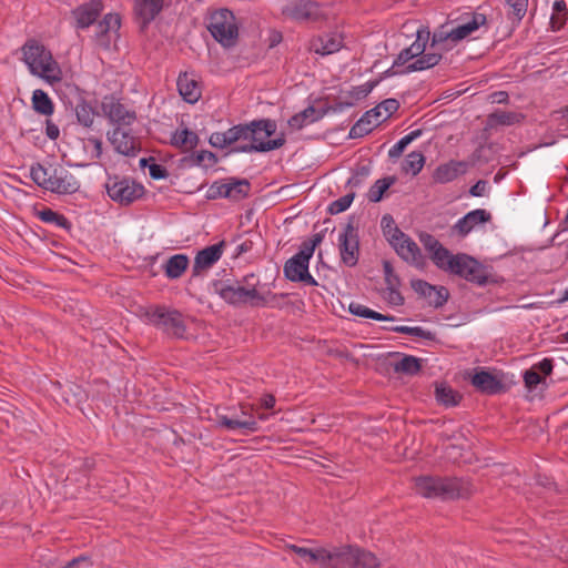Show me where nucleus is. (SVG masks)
Segmentation results:
<instances>
[{
    "instance_id": "680f3d73",
    "label": "nucleus",
    "mask_w": 568,
    "mask_h": 568,
    "mask_svg": "<svg viewBox=\"0 0 568 568\" xmlns=\"http://www.w3.org/2000/svg\"><path fill=\"white\" fill-rule=\"evenodd\" d=\"M531 368H536L542 377H546L552 373L554 361L551 358H544L532 365Z\"/></svg>"
},
{
    "instance_id": "79ce46f5",
    "label": "nucleus",
    "mask_w": 568,
    "mask_h": 568,
    "mask_svg": "<svg viewBox=\"0 0 568 568\" xmlns=\"http://www.w3.org/2000/svg\"><path fill=\"white\" fill-rule=\"evenodd\" d=\"M37 216L44 223L54 224L58 227L70 231L72 229L71 222L63 215L49 207L37 211Z\"/></svg>"
},
{
    "instance_id": "6e6552de",
    "label": "nucleus",
    "mask_w": 568,
    "mask_h": 568,
    "mask_svg": "<svg viewBox=\"0 0 568 568\" xmlns=\"http://www.w3.org/2000/svg\"><path fill=\"white\" fill-rule=\"evenodd\" d=\"M206 28L223 48H233L239 40V26L234 13L221 8L210 12Z\"/></svg>"
},
{
    "instance_id": "5fc2aeb1",
    "label": "nucleus",
    "mask_w": 568,
    "mask_h": 568,
    "mask_svg": "<svg viewBox=\"0 0 568 568\" xmlns=\"http://www.w3.org/2000/svg\"><path fill=\"white\" fill-rule=\"evenodd\" d=\"M384 276L386 287H399L400 278L395 273L394 267L389 261H383Z\"/></svg>"
},
{
    "instance_id": "f704fd0d",
    "label": "nucleus",
    "mask_w": 568,
    "mask_h": 568,
    "mask_svg": "<svg viewBox=\"0 0 568 568\" xmlns=\"http://www.w3.org/2000/svg\"><path fill=\"white\" fill-rule=\"evenodd\" d=\"M442 58L443 55L439 52H424L423 54H420V58L416 59L412 63H408L403 70V73H412L415 71H424L430 69L437 65L440 62Z\"/></svg>"
},
{
    "instance_id": "a18cd8bd",
    "label": "nucleus",
    "mask_w": 568,
    "mask_h": 568,
    "mask_svg": "<svg viewBox=\"0 0 568 568\" xmlns=\"http://www.w3.org/2000/svg\"><path fill=\"white\" fill-rule=\"evenodd\" d=\"M378 83L379 80H374L353 87L351 90L346 91L343 97L345 100L353 102L354 106L357 101L365 99Z\"/></svg>"
},
{
    "instance_id": "37998d69",
    "label": "nucleus",
    "mask_w": 568,
    "mask_h": 568,
    "mask_svg": "<svg viewBox=\"0 0 568 568\" xmlns=\"http://www.w3.org/2000/svg\"><path fill=\"white\" fill-rule=\"evenodd\" d=\"M396 182V176H386L377 180L368 190L367 199L369 202L377 203L382 201L384 193Z\"/></svg>"
},
{
    "instance_id": "f257e3e1",
    "label": "nucleus",
    "mask_w": 568,
    "mask_h": 568,
    "mask_svg": "<svg viewBox=\"0 0 568 568\" xmlns=\"http://www.w3.org/2000/svg\"><path fill=\"white\" fill-rule=\"evenodd\" d=\"M486 22L485 14L466 12L455 19L449 16L446 22L438 26L433 33H430L428 27L422 26L416 31V40L398 53L393 62V67H402L415 58H420V54L426 50L429 39H432V48L449 51L481 26L486 24Z\"/></svg>"
},
{
    "instance_id": "f03ea898",
    "label": "nucleus",
    "mask_w": 568,
    "mask_h": 568,
    "mask_svg": "<svg viewBox=\"0 0 568 568\" xmlns=\"http://www.w3.org/2000/svg\"><path fill=\"white\" fill-rule=\"evenodd\" d=\"M254 277V274H250L244 277V282L247 286L241 285L239 281L230 280H214L211 283V286L213 292L225 303L235 307L244 305H250L252 307L275 306L277 298H284L288 295L286 293L274 294L271 291L265 293L260 292L255 284H251L250 282Z\"/></svg>"
},
{
    "instance_id": "e2e57ef3",
    "label": "nucleus",
    "mask_w": 568,
    "mask_h": 568,
    "mask_svg": "<svg viewBox=\"0 0 568 568\" xmlns=\"http://www.w3.org/2000/svg\"><path fill=\"white\" fill-rule=\"evenodd\" d=\"M314 252L315 247L312 246L311 243L306 240L301 244L300 251L295 254V256L303 260H307V262L310 263V260L312 258Z\"/></svg>"
},
{
    "instance_id": "774afa93",
    "label": "nucleus",
    "mask_w": 568,
    "mask_h": 568,
    "mask_svg": "<svg viewBox=\"0 0 568 568\" xmlns=\"http://www.w3.org/2000/svg\"><path fill=\"white\" fill-rule=\"evenodd\" d=\"M209 143L219 149H224L227 146V142L225 140V134L223 132H214L211 134L209 139Z\"/></svg>"
},
{
    "instance_id": "6ab92c4d",
    "label": "nucleus",
    "mask_w": 568,
    "mask_h": 568,
    "mask_svg": "<svg viewBox=\"0 0 568 568\" xmlns=\"http://www.w3.org/2000/svg\"><path fill=\"white\" fill-rule=\"evenodd\" d=\"M225 245V241H221L199 251L194 257L192 276H200L202 272L211 268L222 257Z\"/></svg>"
},
{
    "instance_id": "8fccbe9b",
    "label": "nucleus",
    "mask_w": 568,
    "mask_h": 568,
    "mask_svg": "<svg viewBox=\"0 0 568 568\" xmlns=\"http://www.w3.org/2000/svg\"><path fill=\"white\" fill-rule=\"evenodd\" d=\"M353 102L345 100L343 95L338 97L337 100H335L332 104L326 105L325 108H322L318 110L317 115L311 119V122L320 121L322 118H324L327 113L333 112H342L345 109L352 108Z\"/></svg>"
},
{
    "instance_id": "f8f14e48",
    "label": "nucleus",
    "mask_w": 568,
    "mask_h": 568,
    "mask_svg": "<svg viewBox=\"0 0 568 568\" xmlns=\"http://www.w3.org/2000/svg\"><path fill=\"white\" fill-rule=\"evenodd\" d=\"M341 261L348 267H354L359 260V236L355 217L349 216L338 236Z\"/></svg>"
},
{
    "instance_id": "20e7f679",
    "label": "nucleus",
    "mask_w": 568,
    "mask_h": 568,
    "mask_svg": "<svg viewBox=\"0 0 568 568\" xmlns=\"http://www.w3.org/2000/svg\"><path fill=\"white\" fill-rule=\"evenodd\" d=\"M22 61L30 73L53 85L62 80V70L51 51L36 39H29L21 47Z\"/></svg>"
},
{
    "instance_id": "58836bf2",
    "label": "nucleus",
    "mask_w": 568,
    "mask_h": 568,
    "mask_svg": "<svg viewBox=\"0 0 568 568\" xmlns=\"http://www.w3.org/2000/svg\"><path fill=\"white\" fill-rule=\"evenodd\" d=\"M436 400L446 407L457 406L462 399V395L446 384H438L435 388Z\"/></svg>"
},
{
    "instance_id": "2f4dec72",
    "label": "nucleus",
    "mask_w": 568,
    "mask_h": 568,
    "mask_svg": "<svg viewBox=\"0 0 568 568\" xmlns=\"http://www.w3.org/2000/svg\"><path fill=\"white\" fill-rule=\"evenodd\" d=\"M200 142L199 135L187 126L178 129L171 135V144L184 152L194 150Z\"/></svg>"
},
{
    "instance_id": "3c124183",
    "label": "nucleus",
    "mask_w": 568,
    "mask_h": 568,
    "mask_svg": "<svg viewBox=\"0 0 568 568\" xmlns=\"http://www.w3.org/2000/svg\"><path fill=\"white\" fill-rule=\"evenodd\" d=\"M227 178L213 182L207 191L205 197L207 200L227 199Z\"/></svg>"
},
{
    "instance_id": "1a4fd4ad",
    "label": "nucleus",
    "mask_w": 568,
    "mask_h": 568,
    "mask_svg": "<svg viewBox=\"0 0 568 568\" xmlns=\"http://www.w3.org/2000/svg\"><path fill=\"white\" fill-rule=\"evenodd\" d=\"M145 316L150 324L170 336L183 338L186 333L183 314L178 310L156 306L146 311Z\"/></svg>"
},
{
    "instance_id": "9d476101",
    "label": "nucleus",
    "mask_w": 568,
    "mask_h": 568,
    "mask_svg": "<svg viewBox=\"0 0 568 568\" xmlns=\"http://www.w3.org/2000/svg\"><path fill=\"white\" fill-rule=\"evenodd\" d=\"M105 190L110 199L120 205H130L144 194V186L128 178L109 176Z\"/></svg>"
},
{
    "instance_id": "0eeeda50",
    "label": "nucleus",
    "mask_w": 568,
    "mask_h": 568,
    "mask_svg": "<svg viewBox=\"0 0 568 568\" xmlns=\"http://www.w3.org/2000/svg\"><path fill=\"white\" fill-rule=\"evenodd\" d=\"M439 270L457 275L467 282L484 286L488 283L487 268L473 256L465 253L450 254Z\"/></svg>"
},
{
    "instance_id": "f3484780",
    "label": "nucleus",
    "mask_w": 568,
    "mask_h": 568,
    "mask_svg": "<svg viewBox=\"0 0 568 568\" xmlns=\"http://www.w3.org/2000/svg\"><path fill=\"white\" fill-rule=\"evenodd\" d=\"M470 383L478 392L486 395H497L507 392V386L500 378L481 367L475 369Z\"/></svg>"
},
{
    "instance_id": "ea45409f",
    "label": "nucleus",
    "mask_w": 568,
    "mask_h": 568,
    "mask_svg": "<svg viewBox=\"0 0 568 568\" xmlns=\"http://www.w3.org/2000/svg\"><path fill=\"white\" fill-rule=\"evenodd\" d=\"M395 373L414 376L422 369V359L413 355H403V357L393 364Z\"/></svg>"
},
{
    "instance_id": "6e6d98bb",
    "label": "nucleus",
    "mask_w": 568,
    "mask_h": 568,
    "mask_svg": "<svg viewBox=\"0 0 568 568\" xmlns=\"http://www.w3.org/2000/svg\"><path fill=\"white\" fill-rule=\"evenodd\" d=\"M545 381L536 368H529L524 373L525 386L531 390Z\"/></svg>"
},
{
    "instance_id": "412c9836",
    "label": "nucleus",
    "mask_w": 568,
    "mask_h": 568,
    "mask_svg": "<svg viewBox=\"0 0 568 568\" xmlns=\"http://www.w3.org/2000/svg\"><path fill=\"white\" fill-rule=\"evenodd\" d=\"M392 246L404 261L416 267H423L425 265V258L420 248L407 234L404 235V239L392 244Z\"/></svg>"
},
{
    "instance_id": "b1692460",
    "label": "nucleus",
    "mask_w": 568,
    "mask_h": 568,
    "mask_svg": "<svg viewBox=\"0 0 568 568\" xmlns=\"http://www.w3.org/2000/svg\"><path fill=\"white\" fill-rule=\"evenodd\" d=\"M491 220V214L484 209H476L457 221L453 226L460 236H466L476 225L487 223Z\"/></svg>"
},
{
    "instance_id": "ddd939ff",
    "label": "nucleus",
    "mask_w": 568,
    "mask_h": 568,
    "mask_svg": "<svg viewBox=\"0 0 568 568\" xmlns=\"http://www.w3.org/2000/svg\"><path fill=\"white\" fill-rule=\"evenodd\" d=\"M282 13L300 23H315L325 18L321 6L313 0H293L283 7Z\"/></svg>"
},
{
    "instance_id": "4c0bfd02",
    "label": "nucleus",
    "mask_w": 568,
    "mask_h": 568,
    "mask_svg": "<svg viewBox=\"0 0 568 568\" xmlns=\"http://www.w3.org/2000/svg\"><path fill=\"white\" fill-rule=\"evenodd\" d=\"M32 109L41 115H52L54 112V104L47 92L41 89H37L32 93L31 98Z\"/></svg>"
},
{
    "instance_id": "603ef678",
    "label": "nucleus",
    "mask_w": 568,
    "mask_h": 568,
    "mask_svg": "<svg viewBox=\"0 0 568 568\" xmlns=\"http://www.w3.org/2000/svg\"><path fill=\"white\" fill-rule=\"evenodd\" d=\"M354 197L355 193L351 192L333 201L328 206V212L334 215L346 211L351 206Z\"/></svg>"
},
{
    "instance_id": "a878e982",
    "label": "nucleus",
    "mask_w": 568,
    "mask_h": 568,
    "mask_svg": "<svg viewBox=\"0 0 568 568\" xmlns=\"http://www.w3.org/2000/svg\"><path fill=\"white\" fill-rule=\"evenodd\" d=\"M467 170V163L464 161L450 160L446 163L438 165L434 173L433 179L436 183L445 184L454 181L459 175L464 174Z\"/></svg>"
},
{
    "instance_id": "c756f323",
    "label": "nucleus",
    "mask_w": 568,
    "mask_h": 568,
    "mask_svg": "<svg viewBox=\"0 0 568 568\" xmlns=\"http://www.w3.org/2000/svg\"><path fill=\"white\" fill-rule=\"evenodd\" d=\"M219 159L215 153L207 151V150H201V151H193L183 156L180 160V165L183 168H193V166H202L204 169L211 168L217 163Z\"/></svg>"
},
{
    "instance_id": "e433bc0d",
    "label": "nucleus",
    "mask_w": 568,
    "mask_h": 568,
    "mask_svg": "<svg viewBox=\"0 0 568 568\" xmlns=\"http://www.w3.org/2000/svg\"><path fill=\"white\" fill-rule=\"evenodd\" d=\"M189 257L185 254H175L165 263V275L169 278H180L189 266Z\"/></svg>"
},
{
    "instance_id": "864d4df0",
    "label": "nucleus",
    "mask_w": 568,
    "mask_h": 568,
    "mask_svg": "<svg viewBox=\"0 0 568 568\" xmlns=\"http://www.w3.org/2000/svg\"><path fill=\"white\" fill-rule=\"evenodd\" d=\"M371 173L369 165H359L355 169L353 175L348 179L347 185L352 187H358L365 181Z\"/></svg>"
},
{
    "instance_id": "c9c22d12",
    "label": "nucleus",
    "mask_w": 568,
    "mask_h": 568,
    "mask_svg": "<svg viewBox=\"0 0 568 568\" xmlns=\"http://www.w3.org/2000/svg\"><path fill=\"white\" fill-rule=\"evenodd\" d=\"M227 199L241 201L246 199L251 191V183L247 179L227 178Z\"/></svg>"
},
{
    "instance_id": "49530a36",
    "label": "nucleus",
    "mask_w": 568,
    "mask_h": 568,
    "mask_svg": "<svg viewBox=\"0 0 568 568\" xmlns=\"http://www.w3.org/2000/svg\"><path fill=\"white\" fill-rule=\"evenodd\" d=\"M62 395L65 403L75 406L85 402L88 398L87 392L80 385L73 383L65 385Z\"/></svg>"
},
{
    "instance_id": "7ed1b4c3",
    "label": "nucleus",
    "mask_w": 568,
    "mask_h": 568,
    "mask_svg": "<svg viewBox=\"0 0 568 568\" xmlns=\"http://www.w3.org/2000/svg\"><path fill=\"white\" fill-rule=\"evenodd\" d=\"M414 483L418 495L444 501L468 498L473 493L471 484L464 478L419 476L414 479Z\"/></svg>"
},
{
    "instance_id": "bf43d9fd",
    "label": "nucleus",
    "mask_w": 568,
    "mask_h": 568,
    "mask_svg": "<svg viewBox=\"0 0 568 568\" xmlns=\"http://www.w3.org/2000/svg\"><path fill=\"white\" fill-rule=\"evenodd\" d=\"M101 22L104 26V30L110 32H118L121 27V18L118 13L105 14Z\"/></svg>"
},
{
    "instance_id": "bb28decb",
    "label": "nucleus",
    "mask_w": 568,
    "mask_h": 568,
    "mask_svg": "<svg viewBox=\"0 0 568 568\" xmlns=\"http://www.w3.org/2000/svg\"><path fill=\"white\" fill-rule=\"evenodd\" d=\"M419 240L425 247V250L429 253V257L433 263L438 267H444L445 261L452 254L448 248H446L435 236L432 234H422Z\"/></svg>"
},
{
    "instance_id": "393cba45",
    "label": "nucleus",
    "mask_w": 568,
    "mask_h": 568,
    "mask_svg": "<svg viewBox=\"0 0 568 568\" xmlns=\"http://www.w3.org/2000/svg\"><path fill=\"white\" fill-rule=\"evenodd\" d=\"M163 0H135L134 12L142 29H145L151 21L161 12Z\"/></svg>"
},
{
    "instance_id": "c03bdc74",
    "label": "nucleus",
    "mask_w": 568,
    "mask_h": 568,
    "mask_svg": "<svg viewBox=\"0 0 568 568\" xmlns=\"http://www.w3.org/2000/svg\"><path fill=\"white\" fill-rule=\"evenodd\" d=\"M381 226L390 245L400 239H404L405 233L396 225L395 220L390 214L383 215Z\"/></svg>"
},
{
    "instance_id": "72a5a7b5",
    "label": "nucleus",
    "mask_w": 568,
    "mask_h": 568,
    "mask_svg": "<svg viewBox=\"0 0 568 568\" xmlns=\"http://www.w3.org/2000/svg\"><path fill=\"white\" fill-rule=\"evenodd\" d=\"M525 119L524 114L513 111L497 110L487 116V128L497 125H514L520 123Z\"/></svg>"
},
{
    "instance_id": "4468645a",
    "label": "nucleus",
    "mask_w": 568,
    "mask_h": 568,
    "mask_svg": "<svg viewBox=\"0 0 568 568\" xmlns=\"http://www.w3.org/2000/svg\"><path fill=\"white\" fill-rule=\"evenodd\" d=\"M286 548L296 554L303 561L317 565L320 568H336L337 547L327 549L324 547L306 548L297 545H287Z\"/></svg>"
},
{
    "instance_id": "09e8293b",
    "label": "nucleus",
    "mask_w": 568,
    "mask_h": 568,
    "mask_svg": "<svg viewBox=\"0 0 568 568\" xmlns=\"http://www.w3.org/2000/svg\"><path fill=\"white\" fill-rule=\"evenodd\" d=\"M425 164V156L422 152L413 151L410 152L405 161L402 164V170L405 173H412L413 175H417Z\"/></svg>"
},
{
    "instance_id": "a19ab883",
    "label": "nucleus",
    "mask_w": 568,
    "mask_h": 568,
    "mask_svg": "<svg viewBox=\"0 0 568 568\" xmlns=\"http://www.w3.org/2000/svg\"><path fill=\"white\" fill-rule=\"evenodd\" d=\"M348 312L358 317H364V318H369V320H375V321H381V322L395 320V317L392 315H384L382 313L371 310L369 307H367L361 303H356V302L349 303Z\"/></svg>"
},
{
    "instance_id": "13d9d810",
    "label": "nucleus",
    "mask_w": 568,
    "mask_h": 568,
    "mask_svg": "<svg viewBox=\"0 0 568 568\" xmlns=\"http://www.w3.org/2000/svg\"><path fill=\"white\" fill-rule=\"evenodd\" d=\"M375 108H379V112H382V109L385 111L386 114L382 119V121H385L398 110L399 102L396 99L389 98L382 101Z\"/></svg>"
},
{
    "instance_id": "de8ad7c7",
    "label": "nucleus",
    "mask_w": 568,
    "mask_h": 568,
    "mask_svg": "<svg viewBox=\"0 0 568 568\" xmlns=\"http://www.w3.org/2000/svg\"><path fill=\"white\" fill-rule=\"evenodd\" d=\"M318 110H316L314 106L310 105L303 111L294 114L291 116L287 121L290 128L293 130H301L305 125H307L311 122V119L317 115Z\"/></svg>"
},
{
    "instance_id": "39448f33",
    "label": "nucleus",
    "mask_w": 568,
    "mask_h": 568,
    "mask_svg": "<svg viewBox=\"0 0 568 568\" xmlns=\"http://www.w3.org/2000/svg\"><path fill=\"white\" fill-rule=\"evenodd\" d=\"M30 178L39 187L55 194H73L80 189L77 178L61 164L34 163Z\"/></svg>"
},
{
    "instance_id": "473e14b6",
    "label": "nucleus",
    "mask_w": 568,
    "mask_h": 568,
    "mask_svg": "<svg viewBox=\"0 0 568 568\" xmlns=\"http://www.w3.org/2000/svg\"><path fill=\"white\" fill-rule=\"evenodd\" d=\"M74 112L78 123L84 128H91L98 115L95 108L82 95L78 98Z\"/></svg>"
},
{
    "instance_id": "5701e85b",
    "label": "nucleus",
    "mask_w": 568,
    "mask_h": 568,
    "mask_svg": "<svg viewBox=\"0 0 568 568\" xmlns=\"http://www.w3.org/2000/svg\"><path fill=\"white\" fill-rule=\"evenodd\" d=\"M101 0H91L82 6H79L72 11L77 21V28L85 29L93 24L102 10Z\"/></svg>"
},
{
    "instance_id": "4d7b16f0",
    "label": "nucleus",
    "mask_w": 568,
    "mask_h": 568,
    "mask_svg": "<svg viewBox=\"0 0 568 568\" xmlns=\"http://www.w3.org/2000/svg\"><path fill=\"white\" fill-rule=\"evenodd\" d=\"M507 3L511 8L510 14H513L518 21L525 17L528 0H507Z\"/></svg>"
},
{
    "instance_id": "338daca9",
    "label": "nucleus",
    "mask_w": 568,
    "mask_h": 568,
    "mask_svg": "<svg viewBox=\"0 0 568 568\" xmlns=\"http://www.w3.org/2000/svg\"><path fill=\"white\" fill-rule=\"evenodd\" d=\"M237 132V141H251V135L254 132L253 129L248 125V123L244 124H237V129L235 133Z\"/></svg>"
},
{
    "instance_id": "0e129e2a",
    "label": "nucleus",
    "mask_w": 568,
    "mask_h": 568,
    "mask_svg": "<svg viewBox=\"0 0 568 568\" xmlns=\"http://www.w3.org/2000/svg\"><path fill=\"white\" fill-rule=\"evenodd\" d=\"M399 287H387L388 291V303L395 306H402L405 302L403 295L400 294Z\"/></svg>"
},
{
    "instance_id": "2eb2a0df",
    "label": "nucleus",
    "mask_w": 568,
    "mask_h": 568,
    "mask_svg": "<svg viewBox=\"0 0 568 568\" xmlns=\"http://www.w3.org/2000/svg\"><path fill=\"white\" fill-rule=\"evenodd\" d=\"M101 110L110 123L131 125L136 120L134 111L128 110L114 95H105L101 102Z\"/></svg>"
},
{
    "instance_id": "aec40b11",
    "label": "nucleus",
    "mask_w": 568,
    "mask_h": 568,
    "mask_svg": "<svg viewBox=\"0 0 568 568\" xmlns=\"http://www.w3.org/2000/svg\"><path fill=\"white\" fill-rule=\"evenodd\" d=\"M106 135L114 150L122 155L135 156L141 150L136 139L119 126L109 131Z\"/></svg>"
},
{
    "instance_id": "9b49d317",
    "label": "nucleus",
    "mask_w": 568,
    "mask_h": 568,
    "mask_svg": "<svg viewBox=\"0 0 568 568\" xmlns=\"http://www.w3.org/2000/svg\"><path fill=\"white\" fill-rule=\"evenodd\" d=\"M336 555V568H378L381 565L373 552L357 546H338Z\"/></svg>"
},
{
    "instance_id": "052dcab7",
    "label": "nucleus",
    "mask_w": 568,
    "mask_h": 568,
    "mask_svg": "<svg viewBox=\"0 0 568 568\" xmlns=\"http://www.w3.org/2000/svg\"><path fill=\"white\" fill-rule=\"evenodd\" d=\"M149 174L153 180H163L169 176V171L162 164L152 163L149 165Z\"/></svg>"
},
{
    "instance_id": "a211bd4d",
    "label": "nucleus",
    "mask_w": 568,
    "mask_h": 568,
    "mask_svg": "<svg viewBox=\"0 0 568 568\" xmlns=\"http://www.w3.org/2000/svg\"><path fill=\"white\" fill-rule=\"evenodd\" d=\"M310 263L307 260L300 258L293 255L288 258L283 267V273L286 280L295 283H304L311 286H317V281L311 275L308 271Z\"/></svg>"
},
{
    "instance_id": "69168bd1",
    "label": "nucleus",
    "mask_w": 568,
    "mask_h": 568,
    "mask_svg": "<svg viewBox=\"0 0 568 568\" xmlns=\"http://www.w3.org/2000/svg\"><path fill=\"white\" fill-rule=\"evenodd\" d=\"M408 143L405 142V139L402 138L399 141H397L388 151L389 159H397L399 158L405 149L407 148Z\"/></svg>"
},
{
    "instance_id": "7c9ffc66",
    "label": "nucleus",
    "mask_w": 568,
    "mask_h": 568,
    "mask_svg": "<svg viewBox=\"0 0 568 568\" xmlns=\"http://www.w3.org/2000/svg\"><path fill=\"white\" fill-rule=\"evenodd\" d=\"M178 90L183 100L187 103H195L201 98V89L196 80L187 73H181L176 81Z\"/></svg>"
},
{
    "instance_id": "dca6fc26",
    "label": "nucleus",
    "mask_w": 568,
    "mask_h": 568,
    "mask_svg": "<svg viewBox=\"0 0 568 568\" xmlns=\"http://www.w3.org/2000/svg\"><path fill=\"white\" fill-rule=\"evenodd\" d=\"M410 286L434 308L443 307L449 298V291L445 286H436L420 278L412 280Z\"/></svg>"
},
{
    "instance_id": "4be33fe9",
    "label": "nucleus",
    "mask_w": 568,
    "mask_h": 568,
    "mask_svg": "<svg viewBox=\"0 0 568 568\" xmlns=\"http://www.w3.org/2000/svg\"><path fill=\"white\" fill-rule=\"evenodd\" d=\"M215 423L217 427L225 428L227 430L241 429L244 435L258 430V424L253 416H250L246 419H240L237 415L227 416L217 414Z\"/></svg>"
},
{
    "instance_id": "423d86ee",
    "label": "nucleus",
    "mask_w": 568,
    "mask_h": 568,
    "mask_svg": "<svg viewBox=\"0 0 568 568\" xmlns=\"http://www.w3.org/2000/svg\"><path fill=\"white\" fill-rule=\"evenodd\" d=\"M254 132L251 135L250 143L239 144L233 148V152L252 153V152H268L277 150L285 144V138L282 133L281 136L266 140L276 132V122L271 119L253 120L248 123Z\"/></svg>"
},
{
    "instance_id": "cd10ccee",
    "label": "nucleus",
    "mask_w": 568,
    "mask_h": 568,
    "mask_svg": "<svg viewBox=\"0 0 568 568\" xmlns=\"http://www.w3.org/2000/svg\"><path fill=\"white\" fill-rule=\"evenodd\" d=\"M343 38L337 33H325L311 41V50L321 55H328L341 50Z\"/></svg>"
},
{
    "instance_id": "c85d7f7f",
    "label": "nucleus",
    "mask_w": 568,
    "mask_h": 568,
    "mask_svg": "<svg viewBox=\"0 0 568 568\" xmlns=\"http://www.w3.org/2000/svg\"><path fill=\"white\" fill-rule=\"evenodd\" d=\"M382 116V112H379V108H373L368 111H366L359 120L356 121V123L351 128L348 138L349 139H358L363 138L366 134L371 133L372 130L376 124L372 122V118L376 120L377 123H379L382 120L379 118Z\"/></svg>"
}]
</instances>
